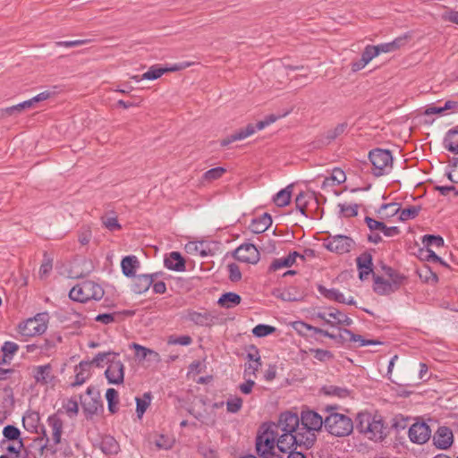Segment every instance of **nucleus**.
I'll list each match as a JSON object with an SVG mask.
<instances>
[{
    "instance_id": "nucleus-15",
    "label": "nucleus",
    "mask_w": 458,
    "mask_h": 458,
    "mask_svg": "<svg viewBox=\"0 0 458 458\" xmlns=\"http://www.w3.org/2000/svg\"><path fill=\"white\" fill-rule=\"evenodd\" d=\"M433 442L438 449H447L454 442L452 430L447 427H440L433 437Z\"/></svg>"
},
{
    "instance_id": "nucleus-54",
    "label": "nucleus",
    "mask_w": 458,
    "mask_h": 458,
    "mask_svg": "<svg viewBox=\"0 0 458 458\" xmlns=\"http://www.w3.org/2000/svg\"><path fill=\"white\" fill-rule=\"evenodd\" d=\"M64 409L67 415L71 418L77 416L79 412V405L76 400L69 399L64 404Z\"/></svg>"
},
{
    "instance_id": "nucleus-24",
    "label": "nucleus",
    "mask_w": 458,
    "mask_h": 458,
    "mask_svg": "<svg viewBox=\"0 0 458 458\" xmlns=\"http://www.w3.org/2000/svg\"><path fill=\"white\" fill-rule=\"evenodd\" d=\"M292 327L300 335H306L308 332H313L315 334H319L331 339L335 338V335L330 334L328 331L310 326L303 321H295L292 324Z\"/></svg>"
},
{
    "instance_id": "nucleus-3",
    "label": "nucleus",
    "mask_w": 458,
    "mask_h": 458,
    "mask_svg": "<svg viewBox=\"0 0 458 458\" xmlns=\"http://www.w3.org/2000/svg\"><path fill=\"white\" fill-rule=\"evenodd\" d=\"M335 409H328L329 414L325 418L324 427L332 436L344 437L351 435L353 430L352 420L343 413L336 412Z\"/></svg>"
},
{
    "instance_id": "nucleus-35",
    "label": "nucleus",
    "mask_w": 458,
    "mask_h": 458,
    "mask_svg": "<svg viewBox=\"0 0 458 458\" xmlns=\"http://www.w3.org/2000/svg\"><path fill=\"white\" fill-rule=\"evenodd\" d=\"M326 395L335 396L338 398H346L350 395V391L347 388L336 386H326L322 388Z\"/></svg>"
},
{
    "instance_id": "nucleus-40",
    "label": "nucleus",
    "mask_w": 458,
    "mask_h": 458,
    "mask_svg": "<svg viewBox=\"0 0 458 458\" xmlns=\"http://www.w3.org/2000/svg\"><path fill=\"white\" fill-rule=\"evenodd\" d=\"M226 172V169L222 166H217L212 169L208 170L206 173H204L202 178L206 182H213L219 178H221L225 173Z\"/></svg>"
},
{
    "instance_id": "nucleus-44",
    "label": "nucleus",
    "mask_w": 458,
    "mask_h": 458,
    "mask_svg": "<svg viewBox=\"0 0 458 458\" xmlns=\"http://www.w3.org/2000/svg\"><path fill=\"white\" fill-rule=\"evenodd\" d=\"M188 319L194 322L197 325L204 326L208 324L209 320V316L206 312L201 313L197 311H190L188 313Z\"/></svg>"
},
{
    "instance_id": "nucleus-5",
    "label": "nucleus",
    "mask_w": 458,
    "mask_h": 458,
    "mask_svg": "<svg viewBox=\"0 0 458 458\" xmlns=\"http://www.w3.org/2000/svg\"><path fill=\"white\" fill-rule=\"evenodd\" d=\"M69 296L72 300L79 302H86L90 300L98 301L104 296V290L95 282L86 281L73 286Z\"/></svg>"
},
{
    "instance_id": "nucleus-4",
    "label": "nucleus",
    "mask_w": 458,
    "mask_h": 458,
    "mask_svg": "<svg viewBox=\"0 0 458 458\" xmlns=\"http://www.w3.org/2000/svg\"><path fill=\"white\" fill-rule=\"evenodd\" d=\"M276 423L262 426V432L259 434L256 440V449L259 456L273 458L276 447Z\"/></svg>"
},
{
    "instance_id": "nucleus-58",
    "label": "nucleus",
    "mask_w": 458,
    "mask_h": 458,
    "mask_svg": "<svg viewBox=\"0 0 458 458\" xmlns=\"http://www.w3.org/2000/svg\"><path fill=\"white\" fill-rule=\"evenodd\" d=\"M246 358L248 360V362L261 363V358H260L259 351L254 345H251L248 349V352H247Z\"/></svg>"
},
{
    "instance_id": "nucleus-56",
    "label": "nucleus",
    "mask_w": 458,
    "mask_h": 458,
    "mask_svg": "<svg viewBox=\"0 0 458 458\" xmlns=\"http://www.w3.org/2000/svg\"><path fill=\"white\" fill-rule=\"evenodd\" d=\"M227 270L229 273V278L233 282H238L242 278V273L240 271L239 267L234 264L231 263L227 265Z\"/></svg>"
},
{
    "instance_id": "nucleus-59",
    "label": "nucleus",
    "mask_w": 458,
    "mask_h": 458,
    "mask_svg": "<svg viewBox=\"0 0 458 458\" xmlns=\"http://www.w3.org/2000/svg\"><path fill=\"white\" fill-rule=\"evenodd\" d=\"M340 212L345 216H355L358 213L357 205L339 204Z\"/></svg>"
},
{
    "instance_id": "nucleus-31",
    "label": "nucleus",
    "mask_w": 458,
    "mask_h": 458,
    "mask_svg": "<svg viewBox=\"0 0 458 458\" xmlns=\"http://www.w3.org/2000/svg\"><path fill=\"white\" fill-rule=\"evenodd\" d=\"M241 300L242 298L239 294L230 292L220 296L218 299V304L221 307L231 309L240 304Z\"/></svg>"
},
{
    "instance_id": "nucleus-46",
    "label": "nucleus",
    "mask_w": 458,
    "mask_h": 458,
    "mask_svg": "<svg viewBox=\"0 0 458 458\" xmlns=\"http://www.w3.org/2000/svg\"><path fill=\"white\" fill-rule=\"evenodd\" d=\"M174 439L165 436V435H159L157 439L155 440V445L158 449H164L168 450L173 447L174 445Z\"/></svg>"
},
{
    "instance_id": "nucleus-36",
    "label": "nucleus",
    "mask_w": 458,
    "mask_h": 458,
    "mask_svg": "<svg viewBox=\"0 0 458 458\" xmlns=\"http://www.w3.org/2000/svg\"><path fill=\"white\" fill-rule=\"evenodd\" d=\"M118 356V353L113 352H99L94 357L92 361L89 362L91 363V365L94 364L98 368H103L105 364L108 365V360L114 359Z\"/></svg>"
},
{
    "instance_id": "nucleus-41",
    "label": "nucleus",
    "mask_w": 458,
    "mask_h": 458,
    "mask_svg": "<svg viewBox=\"0 0 458 458\" xmlns=\"http://www.w3.org/2000/svg\"><path fill=\"white\" fill-rule=\"evenodd\" d=\"M169 345L188 346L192 344V338L190 335H172L167 338Z\"/></svg>"
},
{
    "instance_id": "nucleus-13",
    "label": "nucleus",
    "mask_w": 458,
    "mask_h": 458,
    "mask_svg": "<svg viewBox=\"0 0 458 458\" xmlns=\"http://www.w3.org/2000/svg\"><path fill=\"white\" fill-rule=\"evenodd\" d=\"M234 257L241 262L256 264L259 260V251L254 244H242L235 250Z\"/></svg>"
},
{
    "instance_id": "nucleus-1",
    "label": "nucleus",
    "mask_w": 458,
    "mask_h": 458,
    "mask_svg": "<svg viewBox=\"0 0 458 458\" xmlns=\"http://www.w3.org/2000/svg\"><path fill=\"white\" fill-rule=\"evenodd\" d=\"M276 448L287 453L297 447L310 448V435H303L298 430V415L290 411L283 412L276 423Z\"/></svg>"
},
{
    "instance_id": "nucleus-52",
    "label": "nucleus",
    "mask_w": 458,
    "mask_h": 458,
    "mask_svg": "<svg viewBox=\"0 0 458 458\" xmlns=\"http://www.w3.org/2000/svg\"><path fill=\"white\" fill-rule=\"evenodd\" d=\"M242 406V400L238 396L232 397L226 402L227 411L231 413H236L241 410Z\"/></svg>"
},
{
    "instance_id": "nucleus-23",
    "label": "nucleus",
    "mask_w": 458,
    "mask_h": 458,
    "mask_svg": "<svg viewBox=\"0 0 458 458\" xmlns=\"http://www.w3.org/2000/svg\"><path fill=\"white\" fill-rule=\"evenodd\" d=\"M165 267L169 270L182 272L185 270V261L177 251H172L164 259Z\"/></svg>"
},
{
    "instance_id": "nucleus-11",
    "label": "nucleus",
    "mask_w": 458,
    "mask_h": 458,
    "mask_svg": "<svg viewBox=\"0 0 458 458\" xmlns=\"http://www.w3.org/2000/svg\"><path fill=\"white\" fill-rule=\"evenodd\" d=\"M124 364L118 357L108 360V365L105 371L107 382L112 385H122L124 381Z\"/></svg>"
},
{
    "instance_id": "nucleus-16",
    "label": "nucleus",
    "mask_w": 458,
    "mask_h": 458,
    "mask_svg": "<svg viewBox=\"0 0 458 458\" xmlns=\"http://www.w3.org/2000/svg\"><path fill=\"white\" fill-rule=\"evenodd\" d=\"M91 393V390L89 388L86 394L81 397V405L87 415L97 414L103 408L99 397L92 396Z\"/></svg>"
},
{
    "instance_id": "nucleus-8",
    "label": "nucleus",
    "mask_w": 458,
    "mask_h": 458,
    "mask_svg": "<svg viewBox=\"0 0 458 458\" xmlns=\"http://www.w3.org/2000/svg\"><path fill=\"white\" fill-rule=\"evenodd\" d=\"M47 328V314L40 313L34 318H28L18 327L19 333L26 337L40 335Z\"/></svg>"
},
{
    "instance_id": "nucleus-22",
    "label": "nucleus",
    "mask_w": 458,
    "mask_h": 458,
    "mask_svg": "<svg viewBox=\"0 0 458 458\" xmlns=\"http://www.w3.org/2000/svg\"><path fill=\"white\" fill-rule=\"evenodd\" d=\"M297 258H300L301 260H304V256L300 254L297 251L289 253V255L287 257L276 259L270 264L269 270L276 271L283 267H290L295 263Z\"/></svg>"
},
{
    "instance_id": "nucleus-32",
    "label": "nucleus",
    "mask_w": 458,
    "mask_h": 458,
    "mask_svg": "<svg viewBox=\"0 0 458 458\" xmlns=\"http://www.w3.org/2000/svg\"><path fill=\"white\" fill-rule=\"evenodd\" d=\"M446 149L454 154H458V130H449L444 140Z\"/></svg>"
},
{
    "instance_id": "nucleus-6",
    "label": "nucleus",
    "mask_w": 458,
    "mask_h": 458,
    "mask_svg": "<svg viewBox=\"0 0 458 458\" xmlns=\"http://www.w3.org/2000/svg\"><path fill=\"white\" fill-rule=\"evenodd\" d=\"M325 419H323L318 413L308 411L301 413V420L298 418V430L301 435H310V445H313L316 440L315 432L318 431L324 425Z\"/></svg>"
},
{
    "instance_id": "nucleus-27",
    "label": "nucleus",
    "mask_w": 458,
    "mask_h": 458,
    "mask_svg": "<svg viewBox=\"0 0 458 458\" xmlns=\"http://www.w3.org/2000/svg\"><path fill=\"white\" fill-rule=\"evenodd\" d=\"M271 225L272 218L270 215L264 213L263 215L252 219L250 228L254 233H261L267 230Z\"/></svg>"
},
{
    "instance_id": "nucleus-39",
    "label": "nucleus",
    "mask_w": 458,
    "mask_h": 458,
    "mask_svg": "<svg viewBox=\"0 0 458 458\" xmlns=\"http://www.w3.org/2000/svg\"><path fill=\"white\" fill-rule=\"evenodd\" d=\"M106 398L108 403V410L114 413L117 411L118 392L114 388H108L106 392Z\"/></svg>"
},
{
    "instance_id": "nucleus-2",
    "label": "nucleus",
    "mask_w": 458,
    "mask_h": 458,
    "mask_svg": "<svg viewBox=\"0 0 458 458\" xmlns=\"http://www.w3.org/2000/svg\"><path fill=\"white\" fill-rule=\"evenodd\" d=\"M356 421L358 430L369 439L378 442L386 437V427L381 415L361 411L358 413Z\"/></svg>"
},
{
    "instance_id": "nucleus-17",
    "label": "nucleus",
    "mask_w": 458,
    "mask_h": 458,
    "mask_svg": "<svg viewBox=\"0 0 458 458\" xmlns=\"http://www.w3.org/2000/svg\"><path fill=\"white\" fill-rule=\"evenodd\" d=\"M318 292L321 295H323L325 298L335 301L339 303L344 304H355V301L352 296L345 297L344 293H342L339 290L331 288L327 289L325 286L319 285L318 286Z\"/></svg>"
},
{
    "instance_id": "nucleus-12",
    "label": "nucleus",
    "mask_w": 458,
    "mask_h": 458,
    "mask_svg": "<svg viewBox=\"0 0 458 458\" xmlns=\"http://www.w3.org/2000/svg\"><path fill=\"white\" fill-rule=\"evenodd\" d=\"M325 246L332 252L344 254L351 251L353 246V241L350 237L339 234L328 239Z\"/></svg>"
},
{
    "instance_id": "nucleus-55",
    "label": "nucleus",
    "mask_w": 458,
    "mask_h": 458,
    "mask_svg": "<svg viewBox=\"0 0 458 458\" xmlns=\"http://www.w3.org/2000/svg\"><path fill=\"white\" fill-rule=\"evenodd\" d=\"M378 55V52L375 46L368 45L364 51L361 54L362 62L367 63V64L375 57Z\"/></svg>"
},
{
    "instance_id": "nucleus-42",
    "label": "nucleus",
    "mask_w": 458,
    "mask_h": 458,
    "mask_svg": "<svg viewBox=\"0 0 458 458\" xmlns=\"http://www.w3.org/2000/svg\"><path fill=\"white\" fill-rule=\"evenodd\" d=\"M163 74H165V70L163 67H159L158 65H152L146 72L141 75V79L154 81L160 78Z\"/></svg>"
},
{
    "instance_id": "nucleus-7",
    "label": "nucleus",
    "mask_w": 458,
    "mask_h": 458,
    "mask_svg": "<svg viewBox=\"0 0 458 458\" xmlns=\"http://www.w3.org/2000/svg\"><path fill=\"white\" fill-rule=\"evenodd\" d=\"M369 159L372 165V173L376 176L387 174L392 170L393 157L387 149L375 148L370 150Z\"/></svg>"
},
{
    "instance_id": "nucleus-37",
    "label": "nucleus",
    "mask_w": 458,
    "mask_h": 458,
    "mask_svg": "<svg viewBox=\"0 0 458 458\" xmlns=\"http://www.w3.org/2000/svg\"><path fill=\"white\" fill-rule=\"evenodd\" d=\"M151 402V394L150 393H145L142 397L136 398V412L140 419L142 418L144 412L149 406Z\"/></svg>"
},
{
    "instance_id": "nucleus-21",
    "label": "nucleus",
    "mask_w": 458,
    "mask_h": 458,
    "mask_svg": "<svg viewBox=\"0 0 458 458\" xmlns=\"http://www.w3.org/2000/svg\"><path fill=\"white\" fill-rule=\"evenodd\" d=\"M47 422L50 428L52 429L54 444H60L64 428L63 420L60 418L58 413H54L48 416Z\"/></svg>"
},
{
    "instance_id": "nucleus-48",
    "label": "nucleus",
    "mask_w": 458,
    "mask_h": 458,
    "mask_svg": "<svg viewBox=\"0 0 458 458\" xmlns=\"http://www.w3.org/2000/svg\"><path fill=\"white\" fill-rule=\"evenodd\" d=\"M18 350H19V345L16 343L11 342V341L4 342L1 347V351H2L3 354H4L5 357L8 356L12 359L13 358L15 353L18 352Z\"/></svg>"
},
{
    "instance_id": "nucleus-63",
    "label": "nucleus",
    "mask_w": 458,
    "mask_h": 458,
    "mask_svg": "<svg viewBox=\"0 0 458 458\" xmlns=\"http://www.w3.org/2000/svg\"><path fill=\"white\" fill-rule=\"evenodd\" d=\"M410 38V36L408 34H404L401 37H398L394 38L393 41H391L392 47L394 51H396L405 46Z\"/></svg>"
},
{
    "instance_id": "nucleus-43",
    "label": "nucleus",
    "mask_w": 458,
    "mask_h": 458,
    "mask_svg": "<svg viewBox=\"0 0 458 458\" xmlns=\"http://www.w3.org/2000/svg\"><path fill=\"white\" fill-rule=\"evenodd\" d=\"M276 328L275 327L259 324L252 329V334L257 337H264L275 333Z\"/></svg>"
},
{
    "instance_id": "nucleus-47",
    "label": "nucleus",
    "mask_w": 458,
    "mask_h": 458,
    "mask_svg": "<svg viewBox=\"0 0 458 458\" xmlns=\"http://www.w3.org/2000/svg\"><path fill=\"white\" fill-rule=\"evenodd\" d=\"M422 243L428 248L429 246L442 247L444 240L440 236L427 234L422 237Z\"/></svg>"
},
{
    "instance_id": "nucleus-57",
    "label": "nucleus",
    "mask_w": 458,
    "mask_h": 458,
    "mask_svg": "<svg viewBox=\"0 0 458 458\" xmlns=\"http://www.w3.org/2000/svg\"><path fill=\"white\" fill-rule=\"evenodd\" d=\"M131 348L135 351V355L137 358L140 360H145L148 357V352L150 349L135 343L131 344Z\"/></svg>"
},
{
    "instance_id": "nucleus-20",
    "label": "nucleus",
    "mask_w": 458,
    "mask_h": 458,
    "mask_svg": "<svg viewBox=\"0 0 458 458\" xmlns=\"http://www.w3.org/2000/svg\"><path fill=\"white\" fill-rule=\"evenodd\" d=\"M346 181L345 173L338 167H335L332 170L331 174L329 176L325 177L321 188L325 191H328L334 186L340 185Z\"/></svg>"
},
{
    "instance_id": "nucleus-62",
    "label": "nucleus",
    "mask_w": 458,
    "mask_h": 458,
    "mask_svg": "<svg viewBox=\"0 0 458 458\" xmlns=\"http://www.w3.org/2000/svg\"><path fill=\"white\" fill-rule=\"evenodd\" d=\"M92 233L89 227H82L79 233V242L82 245H86L89 242Z\"/></svg>"
},
{
    "instance_id": "nucleus-28",
    "label": "nucleus",
    "mask_w": 458,
    "mask_h": 458,
    "mask_svg": "<svg viewBox=\"0 0 458 458\" xmlns=\"http://www.w3.org/2000/svg\"><path fill=\"white\" fill-rule=\"evenodd\" d=\"M153 283V277L149 275L135 276L132 284V291L137 294L146 293Z\"/></svg>"
},
{
    "instance_id": "nucleus-49",
    "label": "nucleus",
    "mask_w": 458,
    "mask_h": 458,
    "mask_svg": "<svg viewBox=\"0 0 458 458\" xmlns=\"http://www.w3.org/2000/svg\"><path fill=\"white\" fill-rule=\"evenodd\" d=\"M276 296L284 301H296L300 299L297 296L294 288L292 287L280 291Z\"/></svg>"
},
{
    "instance_id": "nucleus-61",
    "label": "nucleus",
    "mask_w": 458,
    "mask_h": 458,
    "mask_svg": "<svg viewBox=\"0 0 458 458\" xmlns=\"http://www.w3.org/2000/svg\"><path fill=\"white\" fill-rule=\"evenodd\" d=\"M23 447L24 443L22 439H19L16 445H8L6 446L4 445L5 450L10 454H14L16 458L19 457Z\"/></svg>"
},
{
    "instance_id": "nucleus-25",
    "label": "nucleus",
    "mask_w": 458,
    "mask_h": 458,
    "mask_svg": "<svg viewBox=\"0 0 458 458\" xmlns=\"http://www.w3.org/2000/svg\"><path fill=\"white\" fill-rule=\"evenodd\" d=\"M39 422L40 415L36 411L29 410L22 416V425L28 432H38Z\"/></svg>"
},
{
    "instance_id": "nucleus-34",
    "label": "nucleus",
    "mask_w": 458,
    "mask_h": 458,
    "mask_svg": "<svg viewBox=\"0 0 458 458\" xmlns=\"http://www.w3.org/2000/svg\"><path fill=\"white\" fill-rule=\"evenodd\" d=\"M292 189L293 186L289 185L276 194V196L274 197V202L277 207L283 208L290 203Z\"/></svg>"
},
{
    "instance_id": "nucleus-19",
    "label": "nucleus",
    "mask_w": 458,
    "mask_h": 458,
    "mask_svg": "<svg viewBox=\"0 0 458 458\" xmlns=\"http://www.w3.org/2000/svg\"><path fill=\"white\" fill-rule=\"evenodd\" d=\"M33 377L36 383L48 385L53 379L52 367L50 364L36 366L33 368Z\"/></svg>"
},
{
    "instance_id": "nucleus-45",
    "label": "nucleus",
    "mask_w": 458,
    "mask_h": 458,
    "mask_svg": "<svg viewBox=\"0 0 458 458\" xmlns=\"http://www.w3.org/2000/svg\"><path fill=\"white\" fill-rule=\"evenodd\" d=\"M310 352L313 354L314 358L321 362L331 360L334 355L331 352L324 349H310Z\"/></svg>"
},
{
    "instance_id": "nucleus-18",
    "label": "nucleus",
    "mask_w": 458,
    "mask_h": 458,
    "mask_svg": "<svg viewBox=\"0 0 458 458\" xmlns=\"http://www.w3.org/2000/svg\"><path fill=\"white\" fill-rule=\"evenodd\" d=\"M357 267L359 270V277L361 281L368 279L369 276L372 273L373 263L372 256L368 252L360 254L357 259Z\"/></svg>"
},
{
    "instance_id": "nucleus-60",
    "label": "nucleus",
    "mask_w": 458,
    "mask_h": 458,
    "mask_svg": "<svg viewBox=\"0 0 458 458\" xmlns=\"http://www.w3.org/2000/svg\"><path fill=\"white\" fill-rule=\"evenodd\" d=\"M365 223L371 233L373 232H381V229L384 225L383 222L375 220L369 216L365 217Z\"/></svg>"
},
{
    "instance_id": "nucleus-9",
    "label": "nucleus",
    "mask_w": 458,
    "mask_h": 458,
    "mask_svg": "<svg viewBox=\"0 0 458 458\" xmlns=\"http://www.w3.org/2000/svg\"><path fill=\"white\" fill-rule=\"evenodd\" d=\"M313 316L315 319H320L332 327H350L352 324L351 318L335 308L317 312Z\"/></svg>"
},
{
    "instance_id": "nucleus-26",
    "label": "nucleus",
    "mask_w": 458,
    "mask_h": 458,
    "mask_svg": "<svg viewBox=\"0 0 458 458\" xmlns=\"http://www.w3.org/2000/svg\"><path fill=\"white\" fill-rule=\"evenodd\" d=\"M91 363L89 361H81L74 369L75 380L72 386H81L90 377Z\"/></svg>"
},
{
    "instance_id": "nucleus-14",
    "label": "nucleus",
    "mask_w": 458,
    "mask_h": 458,
    "mask_svg": "<svg viewBox=\"0 0 458 458\" xmlns=\"http://www.w3.org/2000/svg\"><path fill=\"white\" fill-rule=\"evenodd\" d=\"M431 436V430L425 422H416L409 428V438L411 442L422 445L426 443Z\"/></svg>"
},
{
    "instance_id": "nucleus-30",
    "label": "nucleus",
    "mask_w": 458,
    "mask_h": 458,
    "mask_svg": "<svg viewBox=\"0 0 458 458\" xmlns=\"http://www.w3.org/2000/svg\"><path fill=\"white\" fill-rule=\"evenodd\" d=\"M100 449L106 454H116L119 452L118 442L111 436H106L100 443Z\"/></svg>"
},
{
    "instance_id": "nucleus-38",
    "label": "nucleus",
    "mask_w": 458,
    "mask_h": 458,
    "mask_svg": "<svg viewBox=\"0 0 458 458\" xmlns=\"http://www.w3.org/2000/svg\"><path fill=\"white\" fill-rule=\"evenodd\" d=\"M420 206H411L403 209L399 210V220L404 222L410 219L415 218L420 211Z\"/></svg>"
},
{
    "instance_id": "nucleus-51",
    "label": "nucleus",
    "mask_w": 458,
    "mask_h": 458,
    "mask_svg": "<svg viewBox=\"0 0 458 458\" xmlns=\"http://www.w3.org/2000/svg\"><path fill=\"white\" fill-rule=\"evenodd\" d=\"M246 139L244 135V131L242 129H239L234 133L231 134L230 136H227L226 138L223 139L220 142L221 146L225 147L234 141L237 140H242Z\"/></svg>"
},
{
    "instance_id": "nucleus-50",
    "label": "nucleus",
    "mask_w": 458,
    "mask_h": 458,
    "mask_svg": "<svg viewBox=\"0 0 458 458\" xmlns=\"http://www.w3.org/2000/svg\"><path fill=\"white\" fill-rule=\"evenodd\" d=\"M261 365H262V363H254V362L245 363L243 377L256 378L257 372L259 371Z\"/></svg>"
},
{
    "instance_id": "nucleus-53",
    "label": "nucleus",
    "mask_w": 458,
    "mask_h": 458,
    "mask_svg": "<svg viewBox=\"0 0 458 458\" xmlns=\"http://www.w3.org/2000/svg\"><path fill=\"white\" fill-rule=\"evenodd\" d=\"M103 225L110 231H116L121 228L117 217L114 216H106L101 218Z\"/></svg>"
},
{
    "instance_id": "nucleus-64",
    "label": "nucleus",
    "mask_w": 458,
    "mask_h": 458,
    "mask_svg": "<svg viewBox=\"0 0 458 458\" xmlns=\"http://www.w3.org/2000/svg\"><path fill=\"white\" fill-rule=\"evenodd\" d=\"M448 179L454 183H458V158L454 160L452 169L448 173Z\"/></svg>"
},
{
    "instance_id": "nucleus-33",
    "label": "nucleus",
    "mask_w": 458,
    "mask_h": 458,
    "mask_svg": "<svg viewBox=\"0 0 458 458\" xmlns=\"http://www.w3.org/2000/svg\"><path fill=\"white\" fill-rule=\"evenodd\" d=\"M3 436L4 438L3 440H1V442H0V445L2 447H4V445H6L8 441H11V440L19 441V439H21L20 437V436H21L20 429L13 425H7L4 428Z\"/></svg>"
},
{
    "instance_id": "nucleus-29",
    "label": "nucleus",
    "mask_w": 458,
    "mask_h": 458,
    "mask_svg": "<svg viewBox=\"0 0 458 458\" xmlns=\"http://www.w3.org/2000/svg\"><path fill=\"white\" fill-rule=\"evenodd\" d=\"M140 267V261L136 256H127L122 259L121 267L123 275L127 277L135 276L137 268Z\"/></svg>"
},
{
    "instance_id": "nucleus-10",
    "label": "nucleus",
    "mask_w": 458,
    "mask_h": 458,
    "mask_svg": "<svg viewBox=\"0 0 458 458\" xmlns=\"http://www.w3.org/2000/svg\"><path fill=\"white\" fill-rule=\"evenodd\" d=\"M390 279H386L381 276L374 278V291L381 295H386L396 291L402 282V276L394 273L389 269Z\"/></svg>"
}]
</instances>
